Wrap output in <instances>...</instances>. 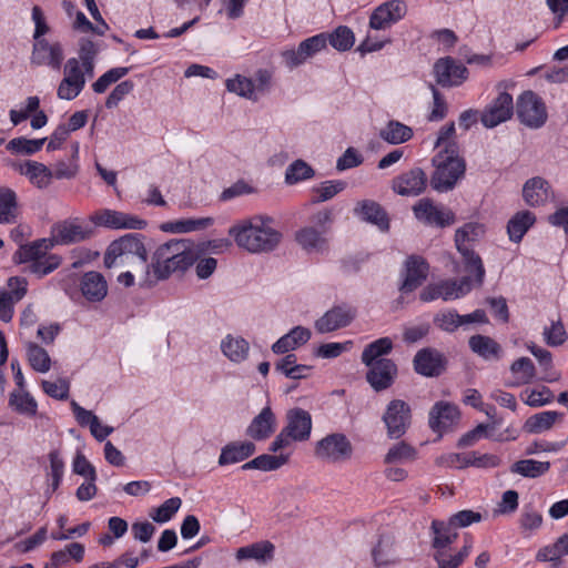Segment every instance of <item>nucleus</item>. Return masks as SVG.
<instances>
[{
    "instance_id": "nucleus-1",
    "label": "nucleus",
    "mask_w": 568,
    "mask_h": 568,
    "mask_svg": "<svg viewBox=\"0 0 568 568\" xmlns=\"http://www.w3.org/2000/svg\"><path fill=\"white\" fill-rule=\"evenodd\" d=\"M143 239L141 234L129 233L112 241L104 253L103 263L108 268H130L141 286H150L152 262L148 263Z\"/></svg>"
},
{
    "instance_id": "nucleus-2",
    "label": "nucleus",
    "mask_w": 568,
    "mask_h": 568,
    "mask_svg": "<svg viewBox=\"0 0 568 568\" xmlns=\"http://www.w3.org/2000/svg\"><path fill=\"white\" fill-rule=\"evenodd\" d=\"M236 245L250 253H268L282 241V233L272 225V219L256 215L243 220L229 230Z\"/></svg>"
},
{
    "instance_id": "nucleus-3",
    "label": "nucleus",
    "mask_w": 568,
    "mask_h": 568,
    "mask_svg": "<svg viewBox=\"0 0 568 568\" xmlns=\"http://www.w3.org/2000/svg\"><path fill=\"white\" fill-rule=\"evenodd\" d=\"M199 251L189 241L173 240L160 245L152 256L150 286L174 272H184L195 263Z\"/></svg>"
},
{
    "instance_id": "nucleus-4",
    "label": "nucleus",
    "mask_w": 568,
    "mask_h": 568,
    "mask_svg": "<svg viewBox=\"0 0 568 568\" xmlns=\"http://www.w3.org/2000/svg\"><path fill=\"white\" fill-rule=\"evenodd\" d=\"M432 162L434 172L430 176V185L438 192L453 190L465 175L466 163L460 156L457 143L447 144L439 150Z\"/></svg>"
},
{
    "instance_id": "nucleus-5",
    "label": "nucleus",
    "mask_w": 568,
    "mask_h": 568,
    "mask_svg": "<svg viewBox=\"0 0 568 568\" xmlns=\"http://www.w3.org/2000/svg\"><path fill=\"white\" fill-rule=\"evenodd\" d=\"M312 430L311 414L302 408L290 409L286 414V426L280 432L270 446L276 453L292 445L293 442H305Z\"/></svg>"
},
{
    "instance_id": "nucleus-6",
    "label": "nucleus",
    "mask_w": 568,
    "mask_h": 568,
    "mask_svg": "<svg viewBox=\"0 0 568 568\" xmlns=\"http://www.w3.org/2000/svg\"><path fill=\"white\" fill-rule=\"evenodd\" d=\"M484 234L483 225L478 223H467L458 229L455 234V243L458 252L464 256L466 271L475 273V282L481 285L485 276V268L481 258L475 254L470 243L478 240Z\"/></svg>"
},
{
    "instance_id": "nucleus-7",
    "label": "nucleus",
    "mask_w": 568,
    "mask_h": 568,
    "mask_svg": "<svg viewBox=\"0 0 568 568\" xmlns=\"http://www.w3.org/2000/svg\"><path fill=\"white\" fill-rule=\"evenodd\" d=\"M353 445L346 435L332 433L315 444V457L327 464H343L353 456Z\"/></svg>"
},
{
    "instance_id": "nucleus-8",
    "label": "nucleus",
    "mask_w": 568,
    "mask_h": 568,
    "mask_svg": "<svg viewBox=\"0 0 568 568\" xmlns=\"http://www.w3.org/2000/svg\"><path fill=\"white\" fill-rule=\"evenodd\" d=\"M409 554L405 540L393 534L381 535L372 549V558L377 568L399 565Z\"/></svg>"
},
{
    "instance_id": "nucleus-9",
    "label": "nucleus",
    "mask_w": 568,
    "mask_h": 568,
    "mask_svg": "<svg viewBox=\"0 0 568 568\" xmlns=\"http://www.w3.org/2000/svg\"><path fill=\"white\" fill-rule=\"evenodd\" d=\"M516 112L520 122L532 129L542 126L547 120V110L544 101L530 90L523 92L518 97Z\"/></svg>"
},
{
    "instance_id": "nucleus-10",
    "label": "nucleus",
    "mask_w": 568,
    "mask_h": 568,
    "mask_svg": "<svg viewBox=\"0 0 568 568\" xmlns=\"http://www.w3.org/2000/svg\"><path fill=\"white\" fill-rule=\"evenodd\" d=\"M92 235L91 226L79 220L69 219L55 223L51 230V241L54 244L69 245L85 241Z\"/></svg>"
},
{
    "instance_id": "nucleus-11",
    "label": "nucleus",
    "mask_w": 568,
    "mask_h": 568,
    "mask_svg": "<svg viewBox=\"0 0 568 568\" xmlns=\"http://www.w3.org/2000/svg\"><path fill=\"white\" fill-rule=\"evenodd\" d=\"M383 420L390 438L402 437L410 425L412 414L407 403L400 399L392 400L386 408Z\"/></svg>"
},
{
    "instance_id": "nucleus-12",
    "label": "nucleus",
    "mask_w": 568,
    "mask_h": 568,
    "mask_svg": "<svg viewBox=\"0 0 568 568\" xmlns=\"http://www.w3.org/2000/svg\"><path fill=\"white\" fill-rule=\"evenodd\" d=\"M85 74L78 59H69L64 65V77L58 88V97L62 100L77 98L85 85Z\"/></svg>"
},
{
    "instance_id": "nucleus-13",
    "label": "nucleus",
    "mask_w": 568,
    "mask_h": 568,
    "mask_svg": "<svg viewBox=\"0 0 568 568\" xmlns=\"http://www.w3.org/2000/svg\"><path fill=\"white\" fill-rule=\"evenodd\" d=\"M413 210L419 221L429 225L445 227L455 222V215L450 210L436 205L429 199L419 200Z\"/></svg>"
},
{
    "instance_id": "nucleus-14",
    "label": "nucleus",
    "mask_w": 568,
    "mask_h": 568,
    "mask_svg": "<svg viewBox=\"0 0 568 568\" xmlns=\"http://www.w3.org/2000/svg\"><path fill=\"white\" fill-rule=\"evenodd\" d=\"M326 48V37L317 34L300 43L297 49H291L282 52L285 64L290 68H296L303 64L307 59Z\"/></svg>"
},
{
    "instance_id": "nucleus-15",
    "label": "nucleus",
    "mask_w": 568,
    "mask_h": 568,
    "mask_svg": "<svg viewBox=\"0 0 568 568\" xmlns=\"http://www.w3.org/2000/svg\"><path fill=\"white\" fill-rule=\"evenodd\" d=\"M407 6L402 0H390L378 6L369 18V27L374 30H385L405 17Z\"/></svg>"
},
{
    "instance_id": "nucleus-16",
    "label": "nucleus",
    "mask_w": 568,
    "mask_h": 568,
    "mask_svg": "<svg viewBox=\"0 0 568 568\" xmlns=\"http://www.w3.org/2000/svg\"><path fill=\"white\" fill-rule=\"evenodd\" d=\"M514 113L513 97L507 92H501L491 101L481 114V123L486 128H495L498 124L509 120Z\"/></svg>"
},
{
    "instance_id": "nucleus-17",
    "label": "nucleus",
    "mask_w": 568,
    "mask_h": 568,
    "mask_svg": "<svg viewBox=\"0 0 568 568\" xmlns=\"http://www.w3.org/2000/svg\"><path fill=\"white\" fill-rule=\"evenodd\" d=\"M427 185V176L419 168H414L396 176L392 182L394 192L402 196H417Z\"/></svg>"
},
{
    "instance_id": "nucleus-18",
    "label": "nucleus",
    "mask_w": 568,
    "mask_h": 568,
    "mask_svg": "<svg viewBox=\"0 0 568 568\" xmlns=\"http://www.w3.org/2000/svg\"><path fill=\"white\" fill-rule=\"evenodd\" d=\"M436 81L442 87H454L462 84L468 74L465 65L456 63L452 58L439 59L434 65Z\"/></svg>"
},
{
    "instance_id": "nucleus-19",
    "label": "nucleus",
    "mask_w": 568,
    "mask_h": 568,
    "mask_svg": "<svg viewBox=\"0 0 568 568\" xmlns=\"http://www.w3.org/2000/svg\"><path fill=\"white\" fill-rule=\"evenodd\" d=\"M355 315L356 312L351 306H335L315 322V328L322 334L331 333L349 325Z\"/></svg>"
},
{
    "instance_id": "nucleus-20",
    "label": "nucleus",
    "mask_w": 568,
    "mask_h": 568,
    "mask_svg": "<svg viewBox=\"0 0 568 568\" xmlns=\"http://www.w3.org/2000/svg\"><path fill=\"white\" fill-rule=\"evenodd\" d=\"M366 366L369 368L366 379L376 392L390 387L397 375V366L392 359H381Z\"/></svg>"
},
{
    "instance_id": "nucleus-21",
    "label": "nucleus",
    "mask_w": 568,
    "mask_h": 568,
    "mask_svg": "<svg viewBox=\"0 0 568 568\" xmlns=\"http://www.w3.org/2000/svg\"><path fill=\"white\" fill-rule=\"evenodd\" d=\"M63 60V50L59 42L50 43L45 39L38 40L33 44L31 63L34 65H49L60 69Z\"/></svg>"
},
{
    "instance_id": "nucleus-22",
    "label": "nucleus",
    "mask_w": 568,
    "mask_h": 568,
    "mask_svg": "<svg viewBox=\"0 0 568 568\" xmlns=\"http://www.w3.org/2000/svg\"><path fill=\"white\" fill-rule=\"evenodd\" d=\"M458 419L459 410L457 406L447 402H438L430 409L429 427L442 436Z\"/></svg>"
},
{
    "instance_id": "nucleus-23",
    "label": "nucleus",
    "mask_w": 568,
    "mask_h": 568,
    "mask_svg": "<svg viewBox=\"0 0 568 568\" xmlns=\"http://www.w3.org/2000/svg\"><path fill=\"white\" fill-rule=\"evenodd\" d=\"M445 357L437 351L424 348L417 352L414 357L415 371L424 376H438L445 369Z\"/></svg>"
},
{
    "instance_id": "nucleus-24",
    "label": "nucleus",
    "mask_w": 568,
    "mask_h": 568,
    "mask_svg": "<svg viewBox=\"0 0 568 568\" xmlns=\"http://www.w3.org/2000/svg\"><path fill=\"white\" fill-rule=\"evenodd\" d=\"M405 266V280L402 286L399 287L403 294L410 293L415 291L417 287H419L425 282L428 274V264L420 256H409L406 260Z\"/></svg>"
},
{
    "instance_id": "nucleus-25",
    "label": "nucleus",
    "mask_w": 568,
    "mask_h": 568,
    "mask_svg": "<svg viewBox=\"0 0 568 568\" xmlns=\"http://www.w3.org/2000/svg\"><path fill=\"white\" fill-rule=\"evenodd\" d=\"M98 223L106 227L129 230H142L146 225L144 220H141L131 214L112 210H105L101 212L98 215Z\"/></svg>"
},
{
    "instance_id": "nucleus-26",
    "label": "nucleus",
    "mask_w": 568,
    "mask_h": 568,
    "mask_svg": "<svg viewBox=\"0 0 568 568\" xmlns=\"http://www.w3.org/2000/svg\"><path fill=\"white\" fill-rule=\"evenodd\" d=\"M80 290L89 302H100L108 294V283L101 273L91 271L81 277Z\"/></svg>"
},
{
    "instance_id": "nucleus-27",
    "label": "nucleus",
    "mask_w": 568,
    "mask_h": 568,
    "mask_svg": "<svg viewBox=\"0 0 568 568\" xmlns=\"http://www.w3.org/2000/svg\"><path fill=\"white\" fill-rule=\"evenodd\" d=\"M275 425L276 418L271 407H264L248 425L246 435L255 440H264L274 433Z\"/></svg>"
},
{
    "instance_id": "nucleus-28",
    "label": "nucleus",
    "mask_w": 568,
    "mask_h": 568,
    "mask_svg": "<svg viewBox=\"0 0 568 568\" xmlns=\"http://www.w3.org/2000/svg\"><path fill=\"white\" fill-rule=\"evenodd\" d=\"M16 169L38 189H45L51 184L53 172L43 163L29 160L17 165Z\"/></svg>"
},
{
    "instance_id": "nucleus-29",
    "label": "nucleus",
    "mask_w": 568,
    "mask_h": 568,
    "mask_svg": "<svg viewBox=\"0 0 568 568\" xmlns=\"http://www.w3.org/2000/svg\"><path fill=\"white\" fill-rule=\"evenodd\" d=\"M523 196L530 206L545 204L551 197L550 186L542 178H532L525 183Z\"/></svg>"
},
{
    "instance_id": "nucleus-30",
    "label": "nucleus",
    "mask_w": 568,
    "mask_h": 568,
    "mask_svg": "<svg viewBox=\"0 0 568 568\" xmlns=\"http://www.w3.org/2000/svg\"><path fill=\"white\" fill-rule=\"evenodd\" d=\"M311 338V331L303 326H296L291 329L286 335L282 336L272 346L275 354H285L290 351L296 349L298 346L305 344Z\"/></svg>"
},
{
    "instance_id": "nucleus-31",
    "label": "nucleus",
    "mask_w": 568,
    "mask_h": 568,
    "mask_svg": "<svg viewBox=\"0 0 568 568\" xmlns=\"http://www.w3.org/2000/svg\"><path fill=\"white\" fill-rule=\"evenodd\" d=\"M355 212L365 221L377 225L382 231H387L389 220L383 207L371 200H364L357 204Z\"/></svg>"
},
{
    "instance_id": "nucleus-32",
    "label": "nucleus",
    "mask_w": 568,
    "mask_h": 568,
    "mask_svg": "<svg viewBox=\"0 0 568 568\" xmlns=\"http://www.w3.org/2000/svg\"><path fill=\"white\" fill-rule=\"evenodd\" d=\"M275 546L268 540H262L241 547L236 550L237 560L254 559L257 561H268L274 557Z\"/></svg>"
},
{
    "instance_id": "nucleus-33",
    "label": "nucleus",
    "mask_w": 568,
    "mask_h": 568,
    "mask_svg": "<svg viewBox=\"0 0 568 568\" xmlns=\"http://www.w3.org/2000/svg\"><path fill=\"white\" fill-rule=\"evenodd\" d=\"M53 246V242L50 239L34 241L30 244L20 246L14 254V260L18 263H34L43 257Z\"/></svg>"
},
{
    "instance_id": "nucleus-34",
    "label": "nucleus",
    "mask_w": 568,
    "mask_h": 568,
    "mask_svg": "<svg viewBox=\"0 0 568 568\" xmlns=\"http://www.w3.org/2000/svg\"><path fill=\"white\" fill-rule=\"evenodd\" d=\"M473 286H478L469 276L463 277L460 281L445 280L438 282L440 298L444 301L456 300L467 294Z\"/></svg>"
},
{
    "instance_id": "nucleus-35",
    "label": "nucleus",
    "mask_w": 568,
    "mask_h": 568,
    "mask_svg": "<svg viewBox=\"0 0 568 568\" xmlns=\"http://www.w3.org/2000/svg\"><path fill=\"white\" fill-rule=\"evenodd\" d=\"M255 445L251 442L233 443L225 446L219 458L220 465L235 464L253 455Z\"/></svg>"
},
{
    "instance_id": "nucleus-36",
    "label": "nucleus",
    "mask_w": 568,
    "mask_h": 568,
    "mask_svg": "<svg viewBox=\"0 0 568 568\" xmlns=\"http://www.w3.org/2000/svg\"><path fill=\"white\" fill-rule=\"evenodd\" d=\"M470 349L485 359L499 358L501 347L491 337L485 335H474L469 338Z\"/></svg>"
},
{
    "instance_id": "nucleus-37",
    "label": "nucleus",
    "mask_w": 568,
    "mask_h": 568,
    "mask_svg": "<svg viewBox=\"0 0 568 568\" xmlns=\"http://www.w3.org/2000/svg\"><path fill=\"white\" fill-rule=\"evenodd\" d=\"M430 528L434 534L433 547L435 551L448 549L447 547L453 544L458 536L457 532L453 530L455 527L450 525V520H448V523L433 520Z\"/></svg>"
},
{
    "instance_id": "nucleus-38",
    "label": "nucleus",
    "mask_w": 568,
    "mask_h": 568,
    "mask_svg": "<svg viewBox=\"0 0 568 568\" xmlns=\"http://www.w3.org/2000/svg\"><path fill=\"white\" fill-rule=\"evenodd\" d=\"M223 354L232 362L240 363L247 357L250 345L240 337L227 335L221 343Z\"/></svg>"
},
{
    "instance_id": "nucleus-39",
    "label": "nucleus",
    "mask_w": 568,
    "mask_h": 568,
    "mask_svg": "<svg viewBox=\"0 0 568 568\" xmlns=\"http://www.w3.org/2000/svg\"><path fill=\"white\" fill-rule=\"evenodd\" d=\"M18 203L16 193L8 187L0 189V224L16 223Z\"/></svg>"
},
{
    "instance_id": "nucleus-40",
    "label": "nucleus",
    "mask_w": 568,
    "mask_h": 568,
    "mask_svg": "<svg viewBox=\"0 0 568 568\" xmlns=\"http://www.w3.org/2000/svg\"><path fill=\"white\" fill-rule=\"evenodd\" d=\"M562 414L558 412L547 410L530 416L525 423L526 432L530 434H539L550 429L554 424L562 418Z\"/></svg>"
},
{
    "instance_id": "nucleus-41",
    "label": "nucleus",
    "mask_w": 568,
    "mask_h": 568,
    "mask_svg": "<svg viewBox=\"0 0 568 568\" xmlns=\"http://www.w3.org/2000/svg\"><path fill=\"white\" fill-rule=\"evenodd\" d=\"M536 217L529 211L516 213L508 222L507 231L514 242H519L528 229L535 223Z\"/></svg>"
},
{
    "instance_id": "nucleus-42",
    "label": "nucleus",
    "mask_w": 568,
    "mask_h": 568,
    "mask_svg": "<svg viewBox=\"0 0 568 568\" xmlns=\"http://www.w3.org/2000/svg\"><path fill=\"white\" fill-rule=\"evenodd\" d=\"M550 469L549 462H539L535 459H521L514 463L510 467L513 474H518L527 478H537L545 475Z\"/></svg>"
},
{
    "instance_id": "nucleus-43",
    "label": "nucleus",
    "mask_w": 568,
    "mask_h": 568,
    "mask_svg": "<svg viewBox=\"0 0 568 568\" xmlns=\"http://www.w3.org/2000/svg\"><path fill=\"white\" fill-rule=\"evenodd\" d=\"M393 349V342L389 337H382L368 344L362 353V362L365 365L377 363L385 359L383 356L387 355Z\"/></svg>"
},
{
    "instance_id": "nucleus-44",
    "label": "nucleus",
    "mask_w": 568,
    "mask_h": 568,
    "mask_svg": "<svg viewBox=\"0 0 568 568\" xmlns=\"http://www.w3.org/2000/svg\"><path fill=\"white\" fill-rule=\"evenodd\" d=\"M296 242L307 252L322 251L325 247L326 241L313 226L301 229L295 234Z\"/></svg>"
},
{
    "instance_id": "nucleus-45",
    "label": "nucleus",
    "mask_w": 568,
    "mask_h": 568,
    "mask_svg": "<svg viewBox=\"0 0 568 568\" xmlns=\"http://www.w3.org/2000/svg\"><path fill=\"white\" fill-rule=\"evenodd\" d=\"M379 136L389 144H400L410 140L413 130L398 121H389L379 131Z\"/></svg>"
},
{
    "instance_id": "nucleus-46",
    "label": "nucleus",
    "mask_w": 568,
    "mask_h": 568,
    "mask_svg": "<svg viewBox=\"0 0 568 568\" xmlns=\"http://www.w3.org/2000/svg\"><path fill=\"white\" fill-rule=\"evenodd\" d=\"M288 455L280 454V455H267L263 454L254 459L247 462L242 466L243 469H260L263 471L275 470L287 464Z\"/></svg>"
},
{
    "instance_id": "nucleus-47",
    "label": "nucleus",
    "mask_w": 568,
    "mask_h": 568,
    "mask_svg": "<svg viewBox=\"0 0 568 568\" xmlns=\"http://www.w3.org/2000/svg\"><path fill=\"white\" fill-rule=\"evenodd\" d=\"M471 545L466 544L459 551L452 552L449 549H442L435 551L434 559L438 568H457L462 565L464 559L468 557Z\"/></svg>"
},
{
    "instance_id": "nucleus-48",
    "label": "nucleus",
    "mask_w": 568,
    "mask_h": 568,
    "mask_svg": "<svg viewBox=\"0 0 568 568\" xmlns=\"http://www.w3.org/2000/svg\"><path fill=\"white\" fill-rule=\"evenodd\" d=\"M417 458V450L405 442L392 446L385 455L386 464L414 462Z\"/></svg>"
},
{
    "instance_id": "nucleus-49",
    "label": "nucleus",
    "mask_w": 568,
    "mask_h": 568,
    "mask_svg": "<svg viewBox=\"0 0 568 568\" xmlns=\"http://www.w3.org/2000/svg\"><path fill=\"white\" fill-rule=\"evenodd\" d=\"M28 361L31 367L39 373H47L51 367L48 352L34 343L27 345Z\"/></svg>"
},
{
    "instance_id": "nucleus-50",
    "label": "nucleus",
    "mask_w": 568,
    "mask_h": 568,
    "mask_svg": "<svg viewBox=\"0 0 568 568\" xmlns=\"http://www.w3.org/2000/svg\"><path fill=\"white\" fill-rule=\"evenodd\" d=\"M562 547V544L560 545V538H558L554 544L540 548L536 558L539 561H549L551 568H559L562 564L561 558L568 555Z\"/></svg>"
},
{
    "instance_id": "nucleus-51",
    "label": "nucleus",
    "mask_w": 568,
    "mask_h": 568,
    "mask_svg": "<svg viewBox=\"0 0 568 568\" xmlns=\"http://www.w3.org/2000/svg\"><path fill=\"white\" fill-rule=\"evenodd\" d=\"M345 186L346 183L344 181H325L313 189L314 196L312 197V203L317 204L328 201L342 192Z\"/></svg>"
},
{
    "instance_id": "nucleus-52",
    "label": "nucleus",
    "mask_w": 568,
    "mask_h": 568,
    "mask_svg": "<svg viewBox=\"0 0 568 568\" xmlns=\"http://www.w3.org/2000/svg\"><path fill=\"white\" fill-rule=\"evenodd\" d=\"M47 139L30 140L27 138H14L7 144V149L17 154L31 155L41 150Z\"/></svg>"
},
{
    "instance_id": "nucleus-53",
    "label": "nucleus",
    "mask_w": 568,
    "mask_h": 568,
    "mask_svg": "<svg viewBox=\"0 0 568 568\" xmlns=\"http://www.w3.org/2000/svg\"><path fill=\"white\" fill-rule=\"evenodd\" d=\"M314 170L303 160H296L288 165L285 172L287 184H295L314 176Z\"/></svg>"
},
{
    "instance_id": "nucleus-54",
    "label": "nucleus",
    "mask_w": 568,
    "mask_h": 568,
    "mask_svg": "<svg viewBox=\"0 0 568 568\" xmlns=\"http://www.w3.org/2000/svg\"><path fill=\"white\" fill-rule=\"evenodd\" d=\"M226 88L230 92L256 101L252 79L237 74L235 78L226 81Z\"/></svg>"
},
{
    "instance_id": "nucleus-55",
    "label": "nucleus",
    "mask_w": 568,
    "mask_h": 568,
    "mask_svg": "<svg viewBox=\"0 0 568 568\" xmlns=\"http://www.w3.org/2000/svg\"><path fill=\"white\" fill-rule=\"evenodd\" d=\"M182 505V500L179 497H172L165 500L161 506L153 509L150 514L151 518L155 523H166L173 515L179 510Z\"/></svg>"
},
{
    "instance_id": "nucleus-56",
    "label": "nucleus",
    "mask_w": 568,
    "mask_h": 568,
    "mask_svg": "<svg viewBox=\"0 0 568 568\" xmlns=\"http://www.w3.org/2000/svg\"><path fill=\"white\" fill-rule=\"evenodd\" d=\"M510 369L517 376V384L530 383L536 374L535 366L528 357H521L515 361Z\"/></svg>"
},
{
    "instance_id": "nucleus-57",
    "label": "nucleus",
    "mask_w": 568,
    "mask_h": 568,
    "mask_svg": "<svg viewBox=\"0 0 568 568\" xmlns=\"http://www.w3.org/2000/svg\"><path fill=\"white\" fill-rule=\"evenodd\" d=\"M10 405L16 410L27 415H34L37 412V403L29 393L14 392L10 396Z\"/></svg>"
},
{
    "instance_id": "nucleus-58",
    "label": "nucleus",
    "mask_w": 568,
    "mask_h": 568,
    "mask_svg": "<svg viewBox=\"0 0 568 568\" xmlns=\"http://www.w3.org/2000/svg\"><path fill=\"white\" fill-rule=\"evenodd\" d=\"M129 72V68H113L101 75L93 84L92 89L97 93H103L106 89L115 83L118 80L126 75Z\"/></svg>"
},
{
    "instance_id": "nucleus-59",
    "label": "nucleus",
    "mask_w": 568,
    "mask_h": 568,
    "mask_svg": "<svg viewBox=\"0 0 568 568\" xmlns=\"http://www.w3.org/2000/svg\"><path fill=\"white\" fill-rule=\"evenodd\" d=\"M97 54L95 45L92 41L83 40L80 44L79 50V62L81 61V67L87 72L88 77L91 78L93 75L94 69V57Z\"/></svg>"
},
{
    "instance_id": "nucleus-60",
    "label": "nucleus",
    "mask_w": 568,
    "mask_h": 568,
    "mask_svg": "<svg viewBox=\"0 0 568 568\" xmlns=\"http://www.w3.org/2000/svg\"><path fill=\"white\" fill-rule=\"evenodd\" d=\"M331 44L338 51H346L354 44V34L347 27H338L329 36Z\"/></svg>"
},
{
    "instance_id": "nucleus-61",
    "label": "nucleus",
    "mask_w": 568,
    "mask_h": 568,
    "mask_svg": "<svg viewBox=\"0 0 568 568\" xmlns=\"http://www.w3.org/2000/svg\"><path fill=\"white\" fill-rule=\"evenodd\" d=\"M61 264V257L57 255H49L43 256L40 260L36 261L34 263H31L30 271L31 273L38 275V276H44L51 272H53L55 268L59 267Z\"/></svg>"
},
{
    "instance_id": "nucleus-62",
    "label": "nucleus",
    "mask_w": 568,
    "mask_h": 568,
    "mask_svg": "<svg viewBox=\"0 0 568 568\" xmlns=\"http://www.w3.org/2000/svg\"><path fill=\"white\" fill-rule=\"evenodd\" d=\"M42 388L45 394L57 399H65L69 395L70 384L67 379H58L54 382L43 381Z\"/></svg>"
},
{
    "instance_id": "nucleus-63",
    "label": "nucleus",
    "mask_w": 568,
    "mask_h": 568,
    "mask_svg": "<svg viewBox=\"0 0 568 568\" xmlns=\"http://www.w3.org/2000/svg\"><path fill=\"white\" fill-rule=\"evenodd\" d=\"M519 525L525 531L537 530L542 525V515L539 511L527 507L520 516Z\"/></svg>"
},
{
    "instance_id": "nucleus-64",
    "label": "nucleus",
    "mask_w": 568,
    "mask_h": 568,
    "mask_svg": "<svg viewBox=\"0 0 568 568\" xmlns=\"http://www.w3.org/2000/svg\"><path fill=\"white\" fill-rule=\"evenodd\" d=\"M554 394L548 387H541V389H532L527 394L525 403L530 407H540L551 403Z\"/></svg>"
}]
</instances>
